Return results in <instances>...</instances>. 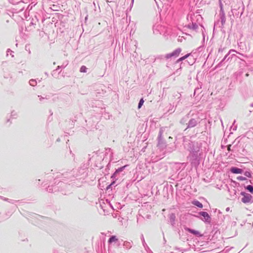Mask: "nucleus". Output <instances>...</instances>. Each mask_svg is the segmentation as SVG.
I'll return each mask as SVG.
<instances>
[{"label":"nucleus","mask_w":253,"mask_h":253,"mask_svg":"<svg viewBox=\"0 0 253 253\" xmlns=\"http://www.w3.org/2000/svg\"><path fill=\"white\" fill-rule=\"evenodd\" d=\"M237 179L240 181H245L246 180V178L242 176H239L237 177Z\"/></svg>","instance_id":"obj_11"},{"label":"nucleus","mask_w":253,"mask_h":253,"mask_svg":"<svg viewBox=\"0 0 253 253\" xmlns=\"http://www.w3.org/2000/svg\"><path fill=\"white\" fill-rule=\"evenodd\" d=\"M181 50L180 48H177L170 53H168L165 55V58L168 59L172 57H177L179 56Z\"/></svg>","instance_id":"obj_1"},{"label":"nucleus","mask_w":253,"mask_h":253,"mask_svg":"<svg viewBox=\"0 0 253 253\" xmlns=\"http://www.w3.org/2000/svg\"><path fill=\"white\" fill-rule=\"evenodd\" d=\"M144 100L142 98L140 99L139 102V104H138V108L139 109L141 107V106H142V105L144 103Z\"/></svg>","instance_id":"obj_12"},{"label":"nucleus","mask_w":253,"mask_h":253,"mask_svg":"<svg viewBox=\"0 0 253 253\" xmlns=\"http://www.w3.org/2000/svg\"><path fill=\"white\" fill-rule=\"evenodd\" d=\"M244 175L248 177H251V176H252L251 173L249 171H246L244 173Z\"/></svg>","instance_id":"obj_13"},{"label":"nucleus","mask_w":253,"mask_h":253,"mask_svg":"<svg viewBox=\"0 0 253 253\" xmlns=\"http://www.w3.org/2000/svg\"><path fill=\"white\" fill-rule=\"evenodd\" d=\"M190 55V53L189 54H187L186 55H185V56H183V57H181L180 58H179L177 61V62H179L180 61H181L184 59H185L186 58H187Z\"/></svg>","instance_id":"obj_7"},{"label":"nucleus","mask_w":253,"mask_h":253,"mask_svg":"<svg viewBox=\"0 0 253 253\" xmlns=\"http://www.w3.org/2000/svg\"><path fill=\"white\" fill-rule=\"evenodd\" d=\"M230 171L233 173H242L243 170L241 169L237 168L236 167H232L230 169Z\"/></svg>","instance_id":"obj_4"},{"label":"nucleus","mask_w":253,"mask_h":253,"mask_svg":"<svg viewBox=\"0 0 253 253\" xmlns=\"http://www.w3.org/2000/svg\"><path fill=\"white\" fill-rule=\"evenodd\" d=\"M246 77H249V74L247 73V74H246Z\"/></svg>","instance_id":"obj_16"},{"label":"nucleus","mask_w":253,"mask_h":253,"mask_svg":"<svg viewBox=\"0 0 253 253\" xmlns=\"http://www.w3.org/2000/svg\"><path fill=\"white\" fill-rule=\"evenodd\" d=\"M246 189H247L249 191H250L251 193H253V186L251 185H248L247 187H246Z\"/></svg>","instance_id":"obj_8"},{"label":"nucleus","mask_w":253,"mask_h":253,"mask_svg":"<svg viewBox=\"0 0 253 253\" xmlns=\"http://www.w3.org/2000/svg\"><path fill=\"white\" fill-rule=\"evenodd\" d=\"M118 240V239L115 236H112L109 240V242L110 243H113L114 242H116Z\"/></svg>","instance_id":"obj_6"},{"label":"nucleus","mask_w":253,"mask_h":253,"mask_svg":"<svg viewBox=\"0 0 253 253\" xmlns=\"http://www.w3.org/2000/svg\"><path fill=\"white\" fill-rule=\"evenodd\" d=\"M185 230L187 231H188V232H190V233H192V234H193L194 235H197L198 236H202V235L201 234L200 232L198 231L195 230H193V229H191L189 228H185Z\"/></svg>","instance_id":"obj_3"},{"label":"nucleus","mask_w":253,"mask_h":253,"mask_svg":"<svg viewBox=\"0 0 253 253\" xmlns=\"http://www.w3.org/2000/svg\"><path fill=\"white\" fill-rule=\"evenodd\" d=\"M126 166H123L119 169H118L116 171V172H120V171H122L124 170V168L126 167Z\"/></svg>","instance_id":"obj_14"},{"label":"nucleus","mask_w":253,"mask_h":253,"mask_svg":"<svg viewBox=\"0 0 253 253\" xmlns=\"http://www.w3.org/2000/svg\"><path fill=\"white\" fill-rule=\"evenodd\" d=\"M200 214L204 217H209V214L207 212L202 211L200 212Z\"/></svg>","instance_id":"obj_9"},{"label":"nucleus","mask_w":253,"mask_h":253,"mask_svg":"<svg viewBox=\"0 0 253 253\" xmlns=\"http://www.w3.org/2000/svg\"><path fill=\"white\" fill-rule=\"evenodd\" d=\"M192 204L200 208H203L202 204L198 201H194L192 202Z\"/></svg>","instance_id":"obj_5"},{"label":"nucleus","mask_w":253,"mask_h":253,"mask_svg":"<svg viewBox=\"0 0 253 253\" xmlns=\"http://www.w3.org/2000/svg\"><path fill=\"white\" fill-rule=\"evenodd\" d=\"M87 68L84 66H82L80 68V72L85 73L86 72Z\"/></svg>","instance_id":"obj_10"},{"label":"nucleus","mask_w":253,"mask_h":253,"mask_svg":"<svg viewBox=\"0 0 253 253\" xmlns=\"http://www.w3.org/2000/svg\"><path fill=\"white\" fill-rule=\"evenodd\" d=\"M241 194L243 196L242 199V202L244 203H248L251 201L252 196L250 194L245 192H242Z\"/></svg>","instance_id":"obj_2"},{"label":"nucleus","mask_w":253,"mask_h":253,"mask_svg":"<svg viewBox=\"0 0 253 253\" xmlns=\"http://www.w3.org/2000/svg\"><path fill=\"white\" fill-rule=\"evenodd\" d=\"M231 146V145H228V147H227V150H228V151H230L231 150V149H230Z\"/></svg>","instance_id":"obj_15"}]
</instances>
